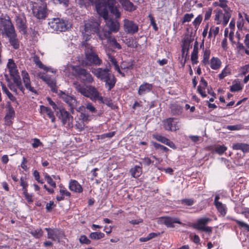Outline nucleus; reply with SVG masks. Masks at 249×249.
<instances>
[{
	"instance_id": "1",
	"label": "nucleus",
	"mask_w": 249,
	"mask_h": 249,
	"mask_svg": "<svg viewBox=\"0 0 249 249\" xmlns=\"http://www.w3.org/2000/svg\"><path fill=\"white\" fill-rule=\"evenodd\" d=\"M73 75L85 83H92L94 79L90 72L81 66H73Z\"/></svg>"
},
{
	"instance_id": "2",
	"label": "nucleus",
	"mask_w": 249,
	"mask_h": 249,
	"mask_svg": "<svg viewBox=\"0 0 249 249\" xmlns=\"http://www.w3.org/2000/svg\"><path fill=\"white\" fill-rule=\"evenodd\" d=\"M227 11V13H226L225 10L218 8L214 10V13L215 14L214 20L216 21V24H222L223 26L227 25L231 16L232 10L229 9Z\"/></svg>"
},
{
	"instance_id": "3",
	"label": "nucleus",
	"mask_w": 249,
	"mask_h": 249,
	"mask_svg": "<svg viewBox=\"0 0 249 249\" xmlns=\"http://www.w3.org/2000/svg\"><path fill=\"white\" fill-rule=\"evenodd\" d=\"M85 55V65L86 66H100L102 63V59L99 57L97 53L92 49L86 51Z\"/></svg>"
},
{
	"instance_id": "4",
	"label": "nucleus",
	"mask_w": 249,
	"mask_h": 249,
	"mask_svg": "<svg viewBox=\"0 0 249 249\" xmlns=\"http://www.w3.org/2000/svg\"><path fill=\"white\" fill-rule=\"evenodd\" d=\"M56 115L63 125L67 124L68 127L73 126V116L65 108L60 107L59 110L56 111Z\"/></svg>"
},
{
	"instance_id": "5",
	"label": "nucleus",
	"mask_w": 249,
	"mask_h": 249,
	"mask_svg": "<svg viewBox=\"0 0 249 249\" xmlns=\"http://www.w3.org/2000/svg\"><path fill=\"white\" fill-rule=\"evenodd\" d=\"M58 95L70 107V110L71 113H73L74 109L79 111V110L77 109L78 103L73 95H70L62 91H60Z\"/></svg>"
},
{
	"instance_id": "6",
	"label": "nucleus",
	"mask_w": 249,
	"mask_h": 249,
	"mask_svg": "<svg viewBox=\"0 0 249 249\" xmlns=\"http://www.w3.org/2000/svg\"><path fill=\"white\" fill-rule=\"evenodd\" d=\"M163 128L168 131H176L179 129V121L178 118L169 117L162 121Z\"/></svg>"
},
{
	"instance_id": "7",
	"label": "nucleus",
	"mask_w": 249,
	"mask_h": 249,
	"mask_svg": "<svg viewBox=\"0 0 249 249\" xmlns=\"http://www.w3.org/2000/svg\"><path fill=\"white\" fill-rule=\"evenodd\" d=\"M14 30H15V27L9 17L0 16V31H3L2 34L6 35Z\"/></svg>"
},
{
	"instance_id": "8",
	"label": "nucleus",
	"mask_w": 249,
	"mask_h": 249,
	"mask_svg": "<svg viewBox=\"0 0 249 249\" xmlns=\"http://www.w3.org/2000/svg\"><path fill=\"white\" fill-rule=\"evenodd\" d=\"M45 230L47 231V238L53 241L59 242L65 237L64 231L60 229L46 228Z\"/></svg>"
},
{
	"instance_id": "9",
	"label": "nucleus",
	"mask_w": 249,
	"mask_h": 249,
	"mask_svg": "<svg viewBox=\"0 0 249 249\" xmlns=\"http://www.w3.org/2000/svg\"><path fill=\"white\" fill-rule=\"evenodd\" d=\"M33 13L34 16L37 19H44L47 15V4L41 3L33 6Z\"/></svg>"
},
{
	"instance_id": "10",
	"label": "nucleus",
	"mask_w": 249,
	"mask_h": 249,
	"mask_svg": "<svg viewBox=\"0 0 249 249\" xmlns=\"http://www.w3.org/2000/svg\"><path fill=\"white\" fill-rule=\"evenodd\" d=\"M49 25L51 28L56 32H64L67 29V24L59 18H53L49 22Z\"/></svg>"
},
{
	"instance_id": "11",
	"label": "nucleus",
	"mask_w": 249,
	"mask_h": 249,
	"mask_svg": "<svg viewBox=\"0 0 249 249\" xmlns=\"http://www.w3.org/2000/svg\"><path fill=\"white\" fill-rule=\"evenodd\" d=\"M91 72L99 80L103 81L112 72L109 68H91Z\"/></svg>"
},
{
	"instance_id": "12",
	"label": "nucleus",
	"mask_w": 249,
	"mask_h": 249,
	"mask_svg": "<svg viewBox=\"0 0 249 249\" xmlns=\"http://www.w3.org/2000/svg\"><path fill=\"white\" fill-rule=\"evenodd\" d=\"M100 23L98 20L95 21L93 19L89 20L84 25L85 33L89 34H97L99 31Z\"/></svg>"
},
{
	"instance_id": "13",
	"label": "nucleus",
	"mask_w": 249,
	"mask_h": 249,
	"mask_svg": "<svg viewBox=\"0 0 249 249\" xmlns=\"http://www.w3.org/2000/svg\"><path fill=\"white\" fill-rule=\"evenodd\" d=\"M124 21V30L125 33L130 35H134L138 32V25L134 21L125 19Z\"/></svg>"
},
{
	"instance_id": "14",
	"label": "nucleus",
	"mask_w": 249,
	"mask_h": 249,
	"mask_svg": "<svg viewBox=\"0 0 249 249\" xmlns=\"http://www.w3.org/2000/svg\"><path fill=\"white\" fill-rule=\"evenodd\" d=\"M96 8L98 14L102 17L105 20L108 18V7L107 0L104 2H99L96 5Z\"/></svg>"
},
{
	"instance_id": "15",
	"label": "nucleus",
	"mask_w": 249,
	"mask_h": 249,
	"mask_svg": "<svg viewBox=\"0 0 249 249\" xmlns=\"http://www.w3.org/2000/svg\"><path fill=\"white\" fill-rule=\"evenodd\" d=\"M16 24L19 31L23 34L27 33L26 19L23 16L17 15L15 18Z\"/></svg>"
},
{
	"instance_id": "16",
	"label": "nucleus",
	"mask_w": 249,
	"mask_h": 249,
	"mask_svg": "<svg viewBox=\"0 0 249 249\" xmlns=\"http://www.w3.org/2000/svg\"><path fill=\"white\" fill-rule=\"evenodd\" d=\"M5 36L8 38L10 44L14 49L17 50L19 48V41L18 38L15 30L8 32L5 35Z\"/></svg>"
},
{
	"instance_id": "17",
	"label": "nucleus",
	"mask_w": 249,
	"mask_h": 249,
	"mask_svg": "<svg viewBox=\"0 0 249 249\" xmlns=\"http://www.w3.org/2000/svg\"><path fill=\"white\" fill-rule=\"evenodd\" d=\"M21 76L22 81L26 89H27L33 93L37 94V91L35 89V88L31 86L30 78L28 72L25 70L22 71Z\"/></svg>"
},
{
	"instance_id": "18",
	"label": "nucleus",
	"mask_w": 249,
	"mask_h": 249,
	"mask_svg": "<svg viewBox=\"0 0 249 249\" xmlns=\"http://www.w3.org/2000/svg\"><path fill=\"white\" fill-rule=\"evenodd\" d=\"M87 97L90 98L92 100H98L101 103H105L103 97L100 95L94 87L90 86L88 88Z\"/></svg>"
},
{
	"instance_id": "19",
	"label": "nucleus",
	"mask_w": 249,
	"mask_h": 249,
	"mask_svg": "<svg viewBox=\"0 0 249 249\" xmlns=\"http://www.w3.org/2000/svg\"><path fill=\"white\" fill-rule=\"evenodd\" d=\"M7 105V111L6 114L4 117L5 124L7 125H11L12 123V120L15 117V110L11 106V103L8 102Z\"/></svg>"
},
{
	"instance_id": "20",
	"label": "nucleus",
	"mask_w": 249,
	"mask_h": 249,
	"mask_svg": "<svg viewBox=\"0 0 249 249\" xmlns=\"http://www.w3.org/2000/svg\"><path fill=\"white\" fill-rule=\"evenodd\" d=\"M39 77L50 87L52 92L57 93V87L56 85V81L54 79H52L48 75L42 74Z\"/></svg>"
},
{
	"instance_id": "21",
	"label": "nucleus",
	"mask_w": 249,
	"mask_h": 249,
	"mask_svg": "<svg viewBox=\"0 0 249 249\" xmlns=\"http://www.w3.org/2000/svg\"><path fill=\"white\" fill-rule=\"evenodd\" d=\"M117 3L116 0H107V7L110 13L114 15L116 18H120L121 13L116 6Z\"/></svg>"
},
{
	"instance_id": "22",
	"label": "nucleus",
	"mask_w": 249,
	"mask_h": 249,
	"mask_svg": "<svg viewBox=\"0 0 249 249\" xmlns=\"http://www.w3.org/2000/svg\"><path fill=\"white\" fill-rule=\"evenodd\" d=\"M102 82H105V87L107 89L108 91H110L114 87L117 79L114 74L111 73Z\"/></svg>"
},
{
	"instance_id": "23",
	"label": "nucleus",
	"mask_w": 249,
	"mask_h": 249,
	"mask_svg": "<svg viewBox=\"0 0 249 249\" xmlns=\"http://www.w3.org/2000/svg\"><path fill=\"white\" fill-rule=\"evenodd\" d=\"M220 196L218 195L215 196L214 200V205L218 212L223 216H225L227 213V208L225 204L219 201Z\"/></svg>"
},
{
	"instance_id": "24",
	"label": "nucleus",
	"mask_w": 249,
	"mask_h": 249,
	"mask_svg": "<svg viewBox=\"0 0 249 249\" xmlns=\"http://www.w3.org/2000/svg\"><path fill=\"white\" fill-rule=\"evenodd\" d=\"M106 20V24L109 30L111 32H117L120 28L119 22L116 20H113L111 18H107Z\"/></svg>"
},
{
	"instance_id": "25",
	"label": "nucleus",
	"mask_w": 249,
	"mask_h": 249,
	"mask_svg": "<svg viewBox=\"0 0 249 249\" xmlns=\"http://www.w3.org/2000/svg\"><path fill=\"white\" fill-rule=\"evenodd\" d=\"M40 113L43 115L46 114L48 118L51 120L52 123L55 122V117L54 112L52 110L50 107L43 105L40 106Z\"/></svg>"
},
{
	"instance_id": "26",
	"label": "nucleus",
	"mask_w": 249,
	"mask_h": 249,
	"mask_svg": "<svg viewBox=\"0 0 249 249\" xmlns=\"http://www.w3.org/2000/svg\"><path fill=\"white\" fill-rule=\"evenodd\" d=\"M153 137L158 141L168 145L171 148H176V145L174 142L164 136H162L159 134H154Z\"/></svg>"
},
{
	"instance_id": "27",
	"label": "nucleus",
	"mask_w": 249,
	"mask_h": 249,
	"mask_svg": "<svg viewBox=\"0 0 249 249\" xmlns=\"http://www.w3.org/2000/svg\"><path fill=\"white\" fill-rule=\"evenodd\" d=\"M119 1L125 11L132 12L137 9V6L130 0H119Z\"/></svg>"
},
{
	"instance_id": "28",
	"label": "nucleus",
	"mask_w": 249,
	"mask_h": 249,
	"mask_svg": "<svg viewBox=\"0 0 249 249\" xmlns=\"http://www.w3.org/2000/svg\"><path fill=\"white\" fill-rule=\"evenodd\" d=\"M69 189L75 193H81L83 192V189L82 186L76 180L71 179L69 184Z\"/></svg>"
},
{
	"instance_id": "29",
	"label": "nucleus",
	"mask_w": 249,
	"mask_h": 249,
	"mask_svg": "<svg viewBox=\"0 0 249 249\" xmlns=\"http://www.w3.org/2000/svg\"><path fill=\"white\" fill-rule=\"evenodd\" d=\"M153 86L152 84L147 82H143L139 87L138 93L139 95L145 94L146 93L150 92L152 91Z\"/></svg>"
},
{
	"instance_id": "30",
	"label": "nucleus",
	"mask_w": 249,
	"mask_h": 249,
	"mask_svg": "<svg viewBox=\"0 0 249 249\" xmlns=\"http://www.w3.org/2000/svg\"><path fill=\"white\" fill-rule=\"evenodd\" d=\"M208 87V83L203 77L201 78L199 85L197 87V92L200 94L202 97L204 98L207 96L205 90Z\"/></svg>"
},
{
	"instance_id": "31",
	"label": "nucleus",
	"mask_w": 249,
	"mask_h": 249,
	"mask_svg": "<svg viewBox=\"0 0 249 249\" xmlns=\"http://www.w3.org/2000/svg\"><path fill=\"white\" fill-rule=\"evenodd\" d=\"M212 221V219L209 217H204L199 218L196 222L194 224V228L200 231V228L204 227Z\"/></svg>"
},
{
	"instance_id": "32",
	"label": "nucleus",
	"mask_w": 249,
	"mask_h": 249,
	"mask_svg": "<svg viewBox=\"0 0 249 249\" xmlns=\"http://www.w3.org/2000/svg\"><path fill=\"white\" fill-rule=\"evenodd\" d=\"M107 58L108 61L114 66V69L115 71H116L119 73H120L122 76H124L125 74L124 73L122 72L120 69V67L118 64V62L115 58V56L112 55L109 53L107 52Z\"/></svg>"
},
{
	"instance_id": "33",
	"label": "nucleus",
	"mask_w": 249,
	"mask_h": 249,
	"mask_svg": "<svg viewBox=\"0 0 249 249\" xmlns=\"http://www.w3.org/2000/svg\"><path fill=\"white\" fill-rule=\"evenodd\" d=\"M211 53V51L209 48L203 49V59L201 61V63L203 66L207 67L209 65Z\"/></svg>"
},
{
	"instance_id": "34",
	"label": "nucleus",
	"mask_w": 249,
	"mask_h": 249,
	"mask_svg": "<svg viewBox=\"0 0 249 249\" xmlns=\"http://www.w3.org/2000/svg\"><path fill=\"white\" fill-rule=\"evenodd\" d=\"M222 62L220 59L217 57H213L209 61V65L212 69L217 70L221 66Z\"/></svg>"
},
{
	"instance_id": "35",
	"label": "nucleus",
	"mask_w": 249,
	"mask_h": 249,
	"mask_svg": "<svg viewBox=\"0 0 249 249\" xmlns=\"http://www.w3.org/2000/svg\"><path fill=\"white\" fill-rule=\"evenodd\" d=\"M96 34L100 40H104L107 39V41L112 36L111 32L105 29H103L102 31L99 29V31H98Z\"/></svg>"
},
{
	"instance_id": "36",
	"label": "nucleus",
	"mask_w": 249,
	"mask_h": 249,
	"mask_svg": "<svg viewBox=\"0 0 249 249\" xmlns=\"http://www.w3.org/2000/svg\"><path fill=\"white\" fill-rule=\"evenodd\" d=\"M7 67L9 69V73L11 77L19 74L17 66L12 59L9 60Z\"/></svg>"
},
{
	"instance_id": "37",
	"label": "nucleus",
	"mask_w": 249,
	"mask_h": 249,
	"mask_svg": "<svg viewBox=\"0 0 249 249\" xmlns=\"http://www.w3.org/2000/svg\"><path fill=\"white\" fill-rule=\"evenodd\" d=\"M60 196H56V199L57 201H61L64 200L65 197L66 196L68 198L71 196V194L69 192L65 187H63L62 189L59 190Z\"/></svg>"
},
{
	"instance_id": "38",
	"label": "nucleus",
	"mask_w": 249,
	"mask_h": 249,
	"mask_svg": "<svg viewBox=\"0 0 249 249\" xmlns=\"http://www.w3.org/2000/svg\"><path fill=\"white\" fill-rule=\"evenodd\" d=\"M171 113L173 115L178 116L181 114L183 108L179 105L174 104L170 107Z\"/></svg>"
},
{
	"instance_id": "39",
	"label": "nucleus",
	"mask_w": 249,
	"mask_h": 249,
	"mask_svg": "<svg viewBox=\"0 0 249 249\" xmlns=\"http://www.w3.org/2000/svg\"><path fill=\"white\" fill-rule=\"evenodd\" d=\"M232 148L235 150H241L244 153L249 152V144L243 143H236L232 145Z\"/></svg>"
},
{
	"instance_id": "40",
	"label": "nucleus",
	"mask_w": 249,
	"mask_h": 249,
	"mask_svg": "<svg viewBox=\"0 0 249 249\" xmlns=\"http://www.w3.org/2000/svg\"><path fill=\"white\" fill-rule=\"evenodd\" d=\"M163 223L168 227H174V223L180 224L181 222L178 218L167 217L164 218Z\"/></svg>"
},
{
	"instance_id": "41",
	"label": "nucleus",
	"mask_w": 249,
	"mask_h": 249,
	"mask_svg": "<svg viewBox=\"0 0 249 249\" xmlns=\"http://www.w3.org/2000/svg\"><path fill=\"white\" fill-rule=\"evenodd\" d=\"M190 41L187 40L186 39H184L182 41V44L181 45V53L182 57L185 55V53L186 52V53L185 54V57H187L188 54V52L190 48Z\"/></svg>"
},
{
	"instance_id": "42",
	"label": "nucleus",
	"mask_w": 249,
	"mask_h": 249,
	"mask_svg": "<svg viewBox=\"0 0 249 249\" xmlns=\"http://www.w3.org/2000/svg\"><path fill=\"white\" fill-rule=\"evenodd\" d=\"M1 86L3 92L7 95L10 101L13 102H17V98L9 91L5 85L1 84Z\"/></svg>"
},
{
	"instance_id": "43",
	"label": "nucleus",
	"mask_w": 249,
	"mask_h": 249,
	"mask_svg": "<svg viewBox=\"0 0 249 249\" xmlns=\"http://www.w3.org/2000/svg\"><path fill=\"white\" fill-rule=\"evenodd\" d=\"M130 172L131 173V176L135 178L139 177L142 173V168L139 166H135L134 168H132Z\"/></svg>"
},
{
	"instance_id": "44",
	"label": "nucleus",
	"mask_w": 249,
	"mask_h": 249,
	"mask_svg": "<svg viewBox=\"0 0 249 249\" xmlns=\"http://www.w3.org/2000/svg\"><path fill=\"white\" fill-rule=\"evenodd\" d=\"M107 42L110 46L113 47L114 49L120 50L122 49L121 45L117 42V40L113 36H111Z\"/></svg>"
},
{
	"instance_id": "45",
	"label": "nucleus",
	"mask_w": 249,
	"mask_h": 249,
	"mask_svg": "<svg viewBox=\"0 0 249 249\" xmlns=\"http://www.w3.org/2000/svg\"><path fill=\"white\" fill-rule=\"evenodd\" d=\"M33 60L35 64L40 69L48 71V68L42 63L38 56L36 55H34L33 57Z\"/></svg>"
},
{
	"instance_id": "46",
	"label": "nucleus",
	"mask_w": 249,
	"mask_h": 249,
	"mask_svg": "<svg viewBox=\"0 0 249 249\" xmlns=\"http://www.w3.org/2000/svg\"><path fill=\"white\" fill-rule=\"evenodd\" d=\"M105 237V234L101 231L92 232L89 235V237L92 240H100Z\"/></svg>"
},
{
	"instance_id": "47",
	"label": "nucleus",
	"mask_w": 249,
	"mask_h": 249,
	"mask_svg": "<svg viewBox=\"0 0 249 249\" xmlns=\"http://www.w3.org/2000/svg\"><path fill=\"white\" fill-rule=\"evenodd\" d=\"M219 31V27L212 26L209 32L208 37L211 38L213 36L215 38L216 36L218 34Z\"/></svg>"
},
{
	"instance_id": "48",
	"label": "nucleus",
	"mask_w": 249,
	"mask_h": 249,
	"mask_svg": "<svg viewBox=\"0 0 249 249\" xmlns=\"http://www.w3.org/2000/svg\"><path fill=\"white\" fill-rule=\"evenodd\" d=\"M30 233L36 238H40L43 236V231L40 228L33 230Z\"/></svg>"
},
{
	"instance_id": "49",
	"label": "nucleus",
	"mask_w": 249,
	"mask_h": 249,
	"mask_svg": "<svg viewBox=\"0 0 249 249\" xmlns=\"http://www.w3.org/2000/svg\"><path fill=\"white\" fill-rule=\"evenodd\" d=\"M231 73L230 69L226 66L221 73L218 74V78L220 80H222L227 76L230 75Z\"/></svg>"
},
{
	"instance_id": "50",
	"label": "nucleus",
	"mask_w": 249,
	"mask_h": 249,
	"mask_svg": "<svg viewBox=\"0 0 249 249\" xmlns=\"http://www.w3.org/2000/svg\"><path fill=\"white\" fill-rule=\"evenodd\" d=\"M231 220L235 221L236 223V224H238L239 228H243L247 230L248 231H249V225L247 224V223H245L243 221L237 219L231 218Z\"/></svg>"
},
{
	"instance_id": "51",
	"label": "nucleus",
	"mask_w": 249,
	"mask_h": 249,
	"mask_svg": "<svg viewBox=\"0 0 249 249\" xmlns=\"http://www.w3.org/2000/svg\"><path fill=\"white\" fill-rule=\"evenodd\" d=\"M44 178L46 180L47 183L49 184L50 186L53 188H56V185L55 182L53 181L52 177L47 173L45 174Z\"/></svg>"
},
{
	"instance_id": "52",
	"label": "nucleus",
	"mask_w": 249,
	"mask_h": 249,
	"mask_svg": "<svg viewBox=\"0 0 249 249\" xmlns=\"http://www.w3.org/2000/svg\"><path fill=\"white\" fill-rule=\"evenodd\" d=\"M115 131H112L107 133H104L100 135H97V139L103 140L107 138H110L113 137L115 135Z\"/></svg>"
},
{
	"instance_id": "53",
	"label": "nucleus",
	"mask_w": 249,
	"mask_h": 249,
	"mask_svg": "<svg viewBox=\"0 0 249 249\" xmlns=\"http://www.w3.org/2000/svg\"><path fill=\"white\" fill-rule=\"evenodd\" d=\"M46 204V210L47 213H51L53 209L56 207V204H54L53 201H50L49 202L46 203L44 202Z\"/></svg>"
},
{
	"instance_id": "54",
	"label": "nucleus",
	"mask_w": 249,
	"mask_h": 249,
	"mask_svg": "<svg viewBox=\"0 0 249 249\" xmlns=\"http://www.w3.org/2000/svg\"><path fill=\"white\" fill-rule=\"evenodd\" d=\"M79 241L81 244L89 245L91 243V241L85 235H81Z\"/></svg>"
},
{
	"instance_id": "55",
	"label": "nucleus",
	"mask_w": 249,
	"mask_h": 249,
	"mask_svg": "<svg viewBox=\"0 0 249 249\" xmlns=\"http://www.w3.org/2000/svg\"><path fill=\"white\" fill-rule=\"evenodd\" d=\"M219 3L220 4V7L222 8L223 10H225L226 12H227V10H229L231 9V8L228 6V1L227 0H218Z\"/></svg>"
},
{
	"instance_id": "56",
	"label": "nucleus",
	"mask_w": 249,
	"mask_h": 249,
	"mask_svg": "<svg viewBox=\"0 0 249 249\" xmlns=\"http://www.w3.org/2000/svg\"><path fill=\"white\" fill-rule=\"evenodd\" d=\"M242 89V87L239 83H236L230 87V91L231 92L238 91Z\"/></svg>"
},
{
	"instance_id": "57",
	"label": "nucleus",
	"mask_w": 249,
	"mask_h": 249,
	"mask_svg": "<svg viewBox=\"0 0 249 249\" xmlns=\"http://www.w3.org/2000/svg\"><path fill=\"white\" fill-rule=\"evenodd\" d=\"M94 0H78V3L81 6H84L85 7L89 6L92 4Z\"/></svg>"
},
{
	"instance_id": "58",
	"label": "nucleus",
	"mask_w": 249,
	"mask_h": 249,
	"mask_svg": "<svg viewBox=\"0 0 249 249\" xmlns=\"http://www.w3.org/2000/svg\"><path fill=\"white\" fill-rule=\"evenodd\" d=\"M32 141L33 142L32 143V146L34 148H36L43 145L42 142H40L39 139L34 138L32 139Z\"/></svg>"
},
{
	"instance_id": "59",
	"label": "nucleus",
	"mask_w": 249,
	"mask_h": 249,
	"mask_svg": "<svg viewBox=\"0 0 249 249\" xmlns=\"http://www.w3.org/2000/svg\"><path fill=\"white\" fill-rule=\"evenodd\" d=\"M46 99L47 101L48 102L49 104L53 108L54 111L56 112V110H59L60 107H58L55 104V103L52 100L51 98H50V97H47Z\"/></svg>"
},
{
	"instance_id": "60",
	"label": "nucleus",
	"mask_w": 249,
	"mask_h": 249,
	"mask_svg": "<svg viewBox=\"0 0 249 249\" xmlns=\"http://www.w3.org/2000/svg\"><path fill=\"white\" fill-rule=\"evenodd\" d=\"M195 202L193 199L188 198V199H183L181 200V203L182 204H184L185 205L188 206H191L194 204Z\"/></svg>"
},
{
	"instance_id": "61",
	"label": "nucleus",
	"mask_w": 249,
	"mask_h": 249,
	"mask_svg": "<svg viewBox=\"0 0 249 249\" xmlns=\"http://www.w3.org/2000/svg\"><path fill=\"white\" fill-rule=\"evenodd\" d=\"M75 126L77 129L81 131L84 129L85 124L83 121L79 119V121H77L75 124Z\"/></svg>"
},
{
	"instance_id": "62",
	"label": "nucleus",
	"mask_w": 249,
	"mask_h": 249,
	"mask_svg": "<svg viewBox=\"0 0 249 249\" xmlns=\"http://www.w3.org/2000/svg\"><path fill=\"white\" fill-rule=\"evenodd\" d=\"M194 15L193 13L191 14H185L183 17L182 23H184L186 22H190L192 19L194 18Z\"/></svg>"
},
{
	"instance_id": "63",
	"label": "nucleus",
	"mask_w": 249,
	"mask_h": 249,
	"mask_svg": "<svg viewBox=\"0 0 249 249\" xmlns=\"http://www.w3.org/2000/svg\"><path fill=\"white\" fill-rule=\"evenodd\" d=\"M202 20V17L201 15H198L193 21V24L195 28H197Z\"/></svg>"
},
{
	"instance_id": "64",
	"label": "nucleus",
	"mask_w": 249,
	"mask_h": 249,
	"mask_svg": "<svg viewBox=\"0 0 249 249\" xmlns=\"http://www.w3.org/2000/svg\"><path fill=\"white\" fill-rule=\"evenodd\" d=\"M148 17L150 20V24L153 26L154 30L156 31H158V27L157 25L154 18L151 14L148 16Z\"/></svg>"
}]
</instances>
